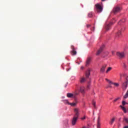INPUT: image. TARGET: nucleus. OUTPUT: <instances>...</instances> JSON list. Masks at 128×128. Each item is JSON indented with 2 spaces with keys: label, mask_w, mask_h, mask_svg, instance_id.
<instances>
[{
  "label": "nucleus",
  "mask_w": 128,
  "mask_h": 128,
  "mask_svg": "<svg viewBox=\"0 0 128 128\" xmlns=\"http://www.w3.org/2000/svg\"><path fill=\"white\" fill-rule=\"evenodd\" d=\"M122 34V32L119 31L117 34H116V36L118 38H120V35Z\"/></svg>",
  "instance_id": "aec40b11"
},
{
  "label": "nucleus",
  "mask_w": 128,
  "mask_h": 128,
  "mask_svg": "<svg viewBox=\"0 0 128 128\" xmlns=\"http://www.w3.org/2000/svg\"><path fill=\"white\" fill-rule=\"evenodd\" d=\"M112 68L111 67L108 68V70L106 71V74H108V72H110Z\"/></svg>",
  "instance_id": "5701e85b"
},
{
  "label": "nucleus",
  "mask_w": 128,
  "mask_h": 128,
  "mask_svg": "<svg viewBox=\"0 0 128 128\" xmlns=\"http://www.w3.org/2000/svg\"><path fill=\"white\" fill-rule=\"evenodd\" d=\"M91 60H92V58H90V57H88L87 58V60L86 62V66H90Z\"/></svg>",
  "instance_id": "9b49d317"
},
{
  "label": "nucleus",
  "mask_w": 128,
  "mask_h": 128,
  "mask_svg": "<svg viewBox=\"0 0 128 128\" xmlns=\"http://www.w3.org/2000/svg\"><path fill=\"white\" fill-rule=\"evenodd\" d=\"M124 122H126L127 124H128V118H124Z\"/></svg>",
  "instance_id": "a878e982"
},
{
  "label": "nucleus",
  "mask_w": 128,
  "mask_h": 128,
  "mask_svg": "<svg viewBox=\"0 0 128 128\" xmlns=\"http://www.w3.org/2000/svg\"><path fill=\"white\" fill-rule=\"evenodd\" d=\"M78 117H76L74 116L73 118L72 119V126H74L76 124V120H78Z\"/></svg>",
  "instance_id": "1a4fd4ad"
},
{
  "label": "nucleus",
  "mask_w": 128,
  "mask_h": 128,
  "mask_svg": "<svg viewBox=\"0 0 128 128\" xmlns=\"http://www.w3.org/2000/svg\"><path fill=\"white\" fill-rule=\"evenodd\" d=\"M90 74V70L88 69L86 73V78H88V76Z\"/></svg>",
  "instance_id": "4468645a"
},
{
  "label": "nucleus",
  "mask_w": 128,
  "mask_h": 128,
  "mask_svg": "<svg viewBox=\"0 0 128 128\" xmlns=\"http://www.w3.org/2000/svg\"><path fill=\"white\" fill-rule=\"evenodd\" d=\"M74 98H76V96H78L80 94V92H78V86L76 85V89L75 92L73 94Z\"/></svg>",
  "instance_id": "39448f33"
},
{
  "label": "nucleus",
  "mask_w": 128,
  "mask_h": 128,
  "mask_svg": "<svg viewBox=\"0 0 128 128\" xmlns=\"http://www.w3.org/2000/svg\"><path fill=\"white\" fill-rule=\"evenodd\" d=\"M115 120H116V118H112L111 119V120H110V124H111V125L112 124H114V122Z\"/></svg>",
  "instance_id": "dca6fc26"
},
{
  "label": "nucleus",
  "mask_w": 128,
  "mask_h": 128,
  "mask_svg": "<svg viewBox=\"0 0 128 128\" xmlns=\"http://www.w3.org/2000/svg\"><path fill=\"white\" fill-rule=\"evenodd\" d=\"M88 88H90V84L87 86V90H88Z\"/></svg>",
  "instance_id": "c9c22d12"
},
{
  "label": "nucleus",
  "mask_w": 128,
  "mask_h": 128,
  "mask_svg": "<svg viewBox=\"0 0 128 128\" xmlns=\"http://www.w3.org/2000/svg\"><path fill=\"white\" fill-rule=\"evenodd\" d=\"M100 116H98L97 120V123H100Z\"/></svg>",
  "instance_id": "c756f323"
},
{
  "label": "nucleus",
  "mask_w": 128,
  "mask_h": 128,
  "mask_svg": "<svg viewBox=\"0 0 128 128\" xmlns=\"http://www.w3.org/2000/svg\"><path fill=\"white\" fill-rule=\"evenodd\" d=\"M120 108H121L122 110L125 114L126 112V108L122 106V105L120 106Z\"/></svg>",
  "instance_id": "6ab92c4d"
},
{
  "label": "nucleus",
  "mask_w": 128,
  "mask_h": 128,
  "mask_svg": "<svg viewBox=\"0 0 128 128\" xmlns=\"http://www.w3.org/2000/svg\"><path fill=\"white\" fill-rule=\"evenodd\" d=\"M90 24H88V25L86 26V27H87V28H90Z\"/></svg>",
  "instance_id": "e433bc0d"
},
{
  "label": "nucleus",
  "mask_w": 128,
  "mask_h": 128,
  "mask_svg": "<svg viewBox=\"0 0 128 128\" xmlns=\"http://www.w3.org/2000/svg\"><path fill=\"white\" fill-rule=\"evenodd\" d=\"M114 18L113 19L112 22H114Z\"/></svg>",
  "instance_id": "37998d69"
},
{
  "label": "nucleus",
  "mask_w": 128,
  "mask_h": 128,
  "mask_svg": "<svg viewBox=\"0 0 128 128\" xmlns=\"http://www.w3.org/2000/svg\"><path fill=\"white\" fill-rule=\"evenodd\" d=\"M67 97L68 98H74V94L72 93H68L67 94Z\"/></svg>",
  "instance_id": "a211bd4d"
},
{
  "label": "nucleus",
  "mask_w": 128,
  "mask_h": 128,
  "mask_svg": "<svg viewBox=\"0 0 128 128\" xmlns=\"http://www.w3.org/2000/svg\"><path fill=\"white\" fill-rule=\"evenodd\" d=\"M78 104V102H72V103H70L69 104L71 106H76Z\"/></svg>",
  "instance_id": "f3484780"
},
{
  "label": "nucleus",
  "mask_w": 128,
  "mask_h": 128,
  "mask_svg": "<svg viewBox=\"0 0 128 128\" xmlns=\"http://www.w3.org/2000/svg\"><path fill=\"white\" fill-rule=\"evenodd\" d=\"M74 116L76 118H78V116H80V108H75L74 109Z\"/></svg>",
  "instance_id": "7ed1b4c3"
},
{
  "label": "nucleus",
  "mask_w": 128,
  "mask_h": 128,
  "mask_svg": "<svg viewBox=\"0 0 128 128\" xmlns=\"http://www.w3.org/2000/svg\"><path fill=\"white\" fill-rule=\"evenodd\" d=\"M86 116H84L83 117H82L81 118V120H86Z\"/></svg>",
  "instance_id": "cd10ccee"
},
{
  "label": "nucleus",
  "mask_w": 128,
  "mask_h": 128,
  "mask_svg": "<svg viewBox=\"0 0 128 128\" xmlns=\"http://www.w3.org/2000/svg\"><path fill=\"white\" fill-rule=\"evenodd\" d=\"M124 128H128V126H125L124 127Z\"/></svg>",
  "instance_id": "58836bf2"
},
{
  "label": "nucleus",
  "mask_w": 128,
  "mask_h": 128,
  "mask_svg": "<svg viewBox=\"0 0 128 128\" xmlns=\"http://www.w3.org/2000/svg\"><path fill=\"white\" fill-rule=\"evenodd\" d=\"M116 56H118L120 58H124V52H117Z\"/></svg>",
  "instance_id": "20e7f679"
},
{
  "label": "nucleus",
  "mask_w": 128,
  "mask_h": 128,
  "mask_svg": "<svg viewBox=\"0 0 128 128\" xmlns=\"http://www.w3.org/2000/svg\"><path fill=\"white\" fill-rule=\"evenodd\" d=\"M92 104H93L94 106L96 107V103H95V102H94Z\"/></svg>",
  "instance_id": "f704fd0d"
},
{
  "label": "nucleus",
  "mask_w": 128,
  "mask_h": 128,
  "mask_svg": "<svg viewBox=\"0 0 128 128\" xmlns=\"http://www.w3.org/2000/svg\"><path fill=\"white\" fill-rule=\"evenodd\" d=\"M64 104H70V102H68V100H64Z\"/></svg>",
  "instance_id": "393cba45"
},
{
  "label": "nucleus",
  "mask_w": 128,
  "mask_h": 128,
  "mask_svg": "<svg viewBox=\"0 0 128 128\" xmlns=\"http://www.w3.org/2000/svg\"><path fill=\"white\" fill-rule=\"evenodd\" d=\"M122 74L120 75V78H122Z\"/></svg>",
  "instance_id": "a19ab883"
},
{
  "label": "nucleus",
  "mask_w": 128,
  "mask_h": 128,
  "mask_svg": "<svg viewBox=\"0 0 128 128\" xmlns=\"http://www.w3.org/2000/svg\"><path fill=\"white\" fill-rule=\"evenodd\" d=\"M120 100V98H117L115 99L114 100V102H117V100Z\"/></svg>",
  "instance_id": "473e14b6"
},
{
  "label": "nucleus",
  "mask_w": 128,
  "mask_h": 128,
  "mask_svg": "<svg viewBox=\"0 0 128 128\" xmlns=\"http://www.w3.org/2000/svg\"><path fill=\"white\" fill-rule=\"evenodd\" d=\"M124 66H126V64H124Z\"/></svg>",
  "instance_id": "c03bdc74"
},
{
  "label": "nucleus",
  "mask_w": 128,
  "mask_h": 128,
  "mask_svg": "<svg viewBox=\"0 0 128 128\" xmlns=\"http://www.w3.org/2000/svg\"><path fill=\"white\" fill-rule=\"evenodd\" d=\"M120 10V8L118 6H116L113 8L112 12L114 14H118Z\"/></svg>",
  "instance_id": "423d86ee"
},
{
  "label": "nucleus",
  "mask_w": 128,
  "mask_h": 128,
  "mask_svg": "<svg viewBox=\"0 0 128 128\" xmlns=\"http://www.w3.org/2000/svg\"><path fill=\"white\" fill-rule=\"evenodd\" d=\"M120 22H124V20H120Z\"/></svg>",
  "instance_id": "72a5a7b5"
},
{
  "label": "nucleus",
  "mask_w": 128,
  "mask_h": 128,
  "mask_svg": "<svg viewBox=\"0 0 128 128\" xmlns=\"http://www.w3.org/2000/svg\"><path fill=\"white\" fill-rule=\"evenodd\" d=\"M128 78H126L125 82L123 83L122 88L124 90H126L128 88Z\"/></svg>",
  "instance_id": "f03ea898"
},
{
  "label": "nucleus",
  "mask_w": 128,
  "mask_h": 128,
  "mask_svg": "<svg viewBox=\"0 0 128 128\" xmlns=\"http://www.w3.org/2000/svg\"><path fill=\"white\" fill-rule=\"evenodd\" d=\"M88 18H92V12L88 14Z\"/></svg>",
  "instance_id": "b1692460"
},
{
  "label": "nucleus",
  "mask_w": 128,
  "mask_h": 128,
  "mask_svg": "<svg viewBox=\"0 0 128 128\" xmlns=\"http://www.w3.org/2000/svg\"><path fill=\"white\" fill-rule=\"evenodd\" d=\"M96 10L98 14H100L102 12V6H100V4H97L95 5Z\"/></svg>",
  "instance_id": "f257e3e1"
},
{
  "label": "nucleus",
  "mask_w": 128,
  "mask_h": 128,
  "mask_svg": "<svg viewBox=\"0 0 128 128\" xmlns=\"http://www.w3.org/2000/svg\"><path fill=\"white\" fill-rule=\"evenodd\" d=\"M71 48L72 50L71 51V54L72 56H76V48H74V46H71Z\"/></svg>",
  "instance_id": "0eeeda50"
},
{
  "label": "nucleus",
  "mask_w": 128,
  "mask_h": 128,
  "mask_svg": "<svg viewBox=\"0 0 128 128\" xmlns=\"http://www.w3.org/2000/svg\"><path fill=\"white\" fill-rule=\"evenodd\" d=\"M106 0H102V2H106Z\"/></svg>",
  "instance_id": "ea45409f"
},
{
  "label": "nucleus",
  "mask_w": 128,
  "mask_h": 128,
  "mask_svg": "<svg viewBox=\"0 0 128 128\" xmlns=\"http://www.w3.org/2000/svg\"><path fill=\"white\" fill-rule=\"evenodd\" d=\"M112 23L111 22L108 24H107L106 27H105V28L106 30H109L110 29V26H112Z\"/></svg>",
  "instance_id": "f8f14e48"
},
{
  "label": "nucleus",
  "mask_w": 128,
  "mask_h": 128,
  "mask_svg": "<svg viewBox=\"0 0 128 128\" xmlns=\"http://www.w3.org/2000/svg\"><path fill=\"white\" fill-rule=\"evenodd\" d=\"M78 92H80L82 94H84V86H80V89L78 90Z\"/></svg>",
  "instance_id": "9d476101"
},
{
  "label": "nucleus",
  "mask_w": 128,
  "mask_h": 128,
  "mask_svg": "<svg viewBox=\"0 0 128 128\" xmlns=\"http://www.w3.org/2000/svg\"><path fill=\"white\" fill-rule=\"evenodd\" d=\"M106 64H105L104 66H103L102 68L100 70V72H104V70H106Z\"/></svg>",
  "instance_id": "ddd939ff"
},
{
  "label": "nucleus",
  "mask_w": 128,
  "mask_h": 128,
  "mask_svg": "<svg viewBox=\"0 0 128 128\" xmlns=\"http://www.w3.org/2000/svg\"><path fill=\"white\" fill-rule=\"evenodd\" d=\"M122 106H126V104H128V102H125L124 101L122 102Z\"/></svg>",
  "instance_id": "bb28decb"
},
{
  "label": "nucleus",
  "mask_w": 128,
  "mask_h": 128,
  "mask_svg": "<svg viewBox=\"0 0 128 128\" xmlns=\"http://www.w3.org/2000/svg\"><path fill=\"white\" fill-rule=\"evenodd\" d=\"M86 78L82 77L80 79V84H84V82H86Z\"/></svg>",
  "instance_id": "2eb2a0df"
},
{
  "label": "nucleus",
  "mask_w": 128,
  "mask_h": 128,
  "mask_svg": "<svg viewBox=\"0 0 128 128\" xmlns=\"http://www.w3.org/2000/svg\"><path fill=\"white\" fill-rule=\"evenodd\" d=\"M108 84H114V82H112V81H110V80H109V81L108 82Z\"/></svg>",
  "instance_id": "7c9ffc66"
},
{
  "label": "nucleus",
  "mask_w": 128,
  "mask_h": 128,
  "mask_svg": "<svg viewBox=\"0 0 128 128\" xmlns=\"http://www.w3.org/2000/svg\"><path fill=\"white\" fill-rule=\"evenodd\" d=\"M112 54H114V52H112Z\"/></svg>",
  "instance_id": "a18cd8bd"
},
{
  "label": "nucleus",
  "mask_w": 128,
  "mask_h": 128,
  "mask_svg": "<svg viewBox=\"0 0 128 128\" xmlns=\"http://www.w3.org/2000/svg\"><path fill=\"white\" fill-rule=\"evenodd\" d=\"M106 80L107 82H110V80H108V78H106Z\"/></svg>",
  "instance_id": "4c0bfd02"
},
{
  "label": "nucleus",
  "mask_w": 128,
  "mask_h": 128,
  "mask_svg": "<svg viewBox=\"0 0 128 128\" xmlns=\"http://www.w3.org/2000/svg\"><path fill=\"white\" fill-rule=\"evenodd\" d=\"M113 84L114 85L116 88L120 86V84L118 83L113 82Z\"/></svg>",
  "instance_id": "412c9836"
},
{
  "label": "nucleus",
  "mask_w": 128,
  "mask_h": 128,
  "mask_svg": "<svg viewBox=\"0 0 128 128\" xmlns=\"http://www.w3.org/2000/svg\"><path fill=\"white\" fill-rule=\"evenodd\" d=\"M104 46H101L100 48L98 50V52L96 54V56H98L99 54H100L102 53V50H104Z\"/></svg>",
  "instance_id": "6e6552de"
},
{
  "label": "nucleus",
  "mask_w": 128,
  "mask_h": 128,
  "mask_svg": "<svg viewBox=\"0 0 128 128\" xmlns=\"http://www.w3.org/2000/svg\"><path fill=\"white\" fill-rule=\"evenodd\" d=\"M112 88V86H110V85H108V86L106 87V88Z\"/></svg>",
  "instance_id": "2f4dec72"
},
{
  "label": "nucleus",
  "mask_w": 128,
  "mask_h": 128,
  "mask_svg": "<svg viewBox=\"0 0 128 128\" xmlns=\"http://www.w3.org/2000/svg\"><path fill=\"white\" fill-rule=\"evenodd\" d=\"M97 128H100V123H97Z\"/></svg>",
  "instance_id": "c85d7f7f"
},
{
  "label": "nucleus",
  "mask_w": 128,
  "mask_h": 128,
  "mask_svg": "<svg viewBox=\"0 0 128 128\" xmlns=\"http://www.w3.org/2000/svg\"><path fill=\"white\" fill-rule=\"evenodd\" d=\"M66 122H67V123L68 122V120H66Z\"/></svg>",
  "instance_id": "79ce46f5"
},
{
  "label": "nucleus",
  "mask_w": 128,
  "mask_h": 128,
  "mask_svg": "<svg viewBox=\"0 0 128 128\" xmlns=\"http://www.w3.org/2000/svg\"><path fill=\"white\" fill-rule=\"evenodd\" d=\"M128 98V92H127L124 96V98Z\"/></svg>",
  "instance_id": "4be33fe9"
}]
</instances>
